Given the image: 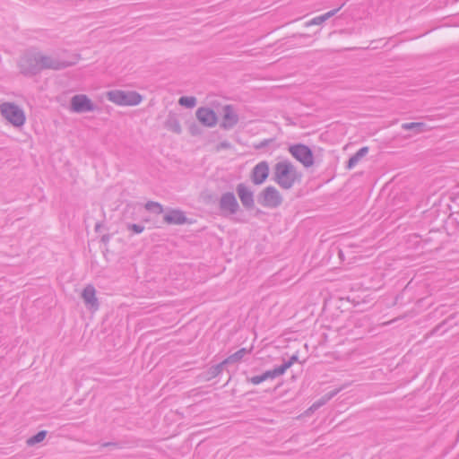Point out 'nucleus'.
Here are the masks:
<instances>
[{
    "label": "nucleus",
    "mask_w": 459,
    "mask_h": 459,
    "mask_svg": "<svg viewBox=\"0 0 459 459\" xmlns=\"http://www.w3.org/2000/svg\"><path fill=\"white\" fill-rule=\"evenodd\" d=\"M302 173L297 169L289 160H283L274 164L273 169V180L284 190L291 189L295 184L299 183Z\"/></svg>",
    "instance_id": "f257e3e1"
},
{
    "label": "nucleus",
    "mask_w": 459,
    "mask_h": 459,
    "mask_svg": "<svg viewBox=\"0 0 459 459\" xmlns=\"http://www.w3.org/2000/svg\"><path fill=\"white\" fill-rule=\"evenodd\" d=\"M107 99L119 106H135L142 101L143 97L134 91L114 90L107 93Z\"/></svg>",
    "instance_id": "f03ea898"
},
{
    "label": "nucleus",
    "mask_w": 459,
    "mask_h": 459,
    "mask_svg": "<svg viewBox=\"0 0 459 459\" xmlns=\"http://www.w3.org/2000/svg\"><path fill=\"white\" fill-rule=\"evenodd\" d=\"M1 115L13 126L20 127L25 123L23 110L13 102H4L0 105Z\"/></svg>",
    "instance_id": "7ed1b4c3"
},
{
    "label": "nucleus",
    "mask_w": 459,
    "mask_h": 459,
    "mask_svg": "<svg viewBox=\"0 0 459 459\" xmlns=\"http://www.w3.org/2000/svg\"><path fill=\"white\" fill-rule=\"evenodd\" d=\"M282 196L276 187L266 186L257 195V202L263 207L274 209L282 204Z\"/></svg>",
    "instance_id": "20e7f679"
},
{
    "label": "nucleus",
    "mask_w": 459,
    "mask_h": 459,
    "mask_svg": "<svg viewBox=\"0 0 459 459\" xmlns=\"http://www.w3.org/2000/svg\"><path fill=\"white\" fill-rule=\"evenodd\" d=\"M40 53L25 54L19 61L21 73L26 76H32L41 72Z\"/></svg>",
    "instance_id": "39448f33"
},
{
    "label": "nucleus",
    "mask_w": 459,
    "mask_h": 459,
    "mask_svg": "<svg viewBox=\"0 0 459 459\" xmlns=\"http://www.w3.org/2000/svg\"><path fill=\"white\" fill-rule=\"evenodd\" d=\"M79 59V56H74L71 60H60L56 57L51 56H45L40 53V68L41 71L46 69H51V70H63L67 67L74 65Z\"/></svg>",
    "instance_id": "423d86ee"
},
{
    "label": "nucleus",
    "mask_w": 459,
    "mask_h": 459,
    "mask_svg": "<svg viewBox=\"0 0 459 459\" xmlns=\"http://www.w3.org/2000/svg\"><path fill=\"white\" fill-rule=\"evenodd\" d=\"M289 152L305 168L313 166L314 154L307 145L303 143L293 144L289 147Z\"/></svg>",
    "instance_id": "0eeeda50"
},
{
    "label": "nucleus",
    "mask_w": 459,
    "mask_h": 459,
    "mask_svg": "<svg viewBox=\"0 0 459 459\" xmlns=\"http://www.w3.org/2000/svg\"><path fill=\"white\" fill-rule=\"evenodd\" d=\"M71 109L75 113L91 112L97 109V106L85 94H77L72 97Z\"/></svg>",
    "instance_id": "6e6552de"
},
{
    "label": "nucleus",
    "mask_w": 459,
    "mask_h": 459,
    "mask_svg": "<svg viewBox=\"0 0 459 459\" xmlns=\"http://www.w3.org/2000/svg\"><path fill=\"white\" fill-rule=\"evenodd\" d=\"M222 119L220 127L223 130H231L239 121V117L233 105L228 104L222 108Z\"/></svg>",
    "instance_id": "1a4fd4ad"
},
{
    "label": "nucleus",
    "mask_w": 459,
    "mask_h": 459,
    "mask_svg": "<svg viewBox=\"0 0 459 459\" xmlns=\"http://www.w3.org/2000/svg\"><path fill=\"white\" fill-rule=\"evenodd\" d=\"M270 168L266 160L258 162L251 170L250 179L253 184L260 186L264 184L269 177Z\"/></svg>",
    "instance_id": "9d476101"
},
{
    "label": "nucleus",
    "mask_w": 459,
    "mask_h": 459,
    "mask_svg": "<svg viewBox=\"0 0 459 459\" xmlns=\"http://www.w3.org/2000/svg\"><path fill=\"white\" fill-rule=\"evenodd\" d=\"M236 192L241 204L246 210L251 211L255 208L254 192L247 186L244 183L238 184L236 186Z\"/></svg>",
    "instance_id": "9b49d317"
},
{
    "label": "nucleus",
    "mask_w": 459,
    "mask_h": 459,
    "mask_svg": "<svg viewBox=\"0 0 459 459\" xmlns=\"http://www.w3.org/2000/svg\"><path fill=\"white\" fill-rule=\"evenodd\" d=\"M219 208L221 212L235 214L239 210V204L232 192H226L221 195L219 201Z\"/></svg>",
    "instance_id": "f8f14e48"
},
{
    "label": "nucleus",
    "mask_w": 459,
    "mask_h": 459,
    "mask_svg": "<svg viewBox=\"0 0 459 459\" xmlns=\"http://www.w3.org/2000/svg\"><path fill=\"white\" fill-rule=\"evenodd\" d=\"M198 121L204 126L213 127L218 122L216 113L210 108L201 107L195 111Z\"/></svg>",
    "instance_id": "ddd939ff"
},
{
    "label": "nucleus",
    "mask_w": 459,
    "mask_h": 459,
    "mask_svg": "<svg viewBox=\"0 0 459 459\" xmlns=\"http://www.w3.org/2000/svg\"><path fill=\"white\" fill-rule=\"evenodd\" d=\"M82 298L83 299L85 305L91 309H98L99 301L96 298V290L94 286L91 284L87 285L82 292Z\"/></svg>",
    "instance_id": "4468645a"
},
{
    "label": "nucleus",
    "mask_w": 459,
    "mask_h": 459,
    "mask_svg": "<svg viewBox=\"0 0 459 459\" xmlns=\"http://www.w3.org/2000/svg\"><path fill=\"white\" fill-rule=\"evenodd\" d=\"M163 221L167 224L182 225L187 221V218L181 210L172 209L164 215Z\"/></svg>",
    "instance_id": "2eb2a0df"
},
{
    "label": "nucleus",
    "mask_w": 459,
    "mask_h": 459,
    "mask_svg": "<svg viewBox=\"0 0 459 459\" xmlns=\"http://www.w3.org/2000/svg\"><path fill=\"white\" fill-rule=\"evenodd\" d=\"M343 5H344V4H342L340 7H338L336 9H333V10H331V11H329V12L322 14V15H319V16H316V17L311 19L310 21H308L306 23V26L308 27V26H312V25H320V24H322L326 20H328L329 18H331L333 15H335Z\"/></svg>",
    "instance_id": "dca6fc26"
},
{
    "label": "nucleus",
    "mask_w": 459,
    "mask_h": 459,
    "mask_svg": "<svg viewBox=\"0 0 459 459\" xmlns=\"http://www.w3.org/2000/svg\"><path fill=\"white\" fill-rule=\"evenodd\" d=\"M277 377H279V374L277 373L276 369L273 368L272 370H267L261 375L253 376L252 377L248 378L247 381L253 385H259L267 379H273Z\"/></svg>",
    "instance_id": "f3484780"
},
{
    "label": "nucleus",
    "mask_w": 459,
    "mask_h": 459,
    "mask_svg": "<svg viewBox=\"0 0 459 459\" xmlns=\"http://www.w3.org/2000/svg\"><path fill=\"white\" fill-rule=\"evenodd\" d=\"M165 127L176 134H180L182 132L181 126L179 123L178 118L175 114L169 113L166 121H165Z\"/></svg>",
    "instance_id": "a211bd4d"
},
{
    "label": "nucleus",
    "mask_w": 459,
    "mask_h": 459,
    "mask_svg": "<svg viewBox=\"0 0 459 459\" xmlns=\"http://www.w3.org/2000/svg\"><path fill=\"white\" fill-rule=\"evenodd\" d=\"M368 147L364 146L360 148L356 153H354L348 160L346 168L351 169L355 167L358 162L368 153Z\"/></svg>",
    "instance_id": "6ab92c4d"
},
{
    "label": "nucleus",
    "mask_w": 459,
    "mask_h": 459,
    "mask_svg": "<svg viewBox=\"0 0 459 459\" xmlns=\"http://www.w3.org/2000/svg\"><path fill=\"white\" fill-rule=\"evenodd\" d=\"M401 127L403 130H412L414 134H420L428 130V126L423 122L403 123Z\"/></svg>",
    "instance_id": "aec40b11"
},
{
    "label": "nucleus",
    "mask_w": 459,
    "mask_h": 459,
    "mask_svg": "<svg viewBox=\"0 0 459 459\" xmlns=\"http://www.w3.org/2000/svg\"><path fill=\"white\" fill-rule=\"evenodd\" d=\"M227 364H223V361H221L219 364L211 366L205 372H204V378L205 380H211L216 377H218L223 370L224 366Z\"/></svg>",
    "instance_id": "412c9836"
},
{
    "label": "nucleus",
    "mask_w": 459,
    "mask_h": 459,
    "mask_svg": "<svg viewBox=\"0 0 459 459\" xmlns=\"http://www.w3.org/2000/svg\"><path fill=\"white\" fill-rule=\"evenodd\" d=\"M250 351H251V350H247L246 348H241L238 351H237L235 353L231 354L228 358H226L223 360V364H231V363L238 362L243 359V357L246 354L249 353Z\"/></svg>",
    "instance_id": "4be33fe9"
},
{
    "label": "nucleus",
    "mask_w": 459,
    "mask_h": 459,
    "mask_svg": "<svg viewBox=\"0 0 459 459\" xmlns=\"http://www.w3.org/2000/svg\"><path fill=\"white\" fill-rule=\"evenodd\" d=\"M46 430H40L37 434L33 435L32 437H29L26 441L27 445L30 446H35L36 444L40 443L43 441L47 436Z\"/></svg>",
    "instance_id": "5701e85b"
},
{
    "label": "nucleus",
    "mask_w": 459,
    "mask_h": 459,
    "mask_svg": "<svg viewBox=\"0 0 459 459\" xmlns=\"http://www.w3.org/2000/svg\"><path fill=\"white\" fill-rule=\"evenodd\" d=\"M196 98L193 96H182L178 100V104L180 106L192 108L196 105Z\"/></svg>",
    "instance_id": "b1692460"
},
{
    "label": "nucleus",
    "mask_w": 459,
    "mask_h": 459,
    "mask_svg": "<svg viewBox=\"0 0 459 459\" xmlns=\"http://www.w3.org/2000/svg\"><path fill=\"white\" fill-rule=\"evenodd\" d=\"M144 207L147 211L157 213V214H160L164 211L162 205L160 203L154 202V201H148L145 204Z\"/></svg>",
    "instance_id": "393cba45"
},
{
    "label": "nucleus",
    "mask_w": 459,
    "mask_h": 459,
    "mask_svg": "<svg viewBox=\"0 0 459 459\" xmlns=\"http://www.w3.org/2000/svg\"><path fill=\"white\" fill-rule=\"evenodd\" d=\"M126 228L127 230L132 231L134 234H140L144 230V226L142 224L126 223Z\"/></svg>",
    "instance_id": "a878e982"
},
{
    "label": "nucleus",
    "mask_w": 459,
    "mask_h": 459,
    "mask_svg": "<svg viewBox=\"0 0 459 459\" xmlns=\"http://www.w3.org/2000/svg\"><path fill=\"white\" fill-rule=\"evenodd\" d=\"M188 130L191 135L193 136L199 135L202 134L200 126L195 122L189 124Z\"/></svg>",
    "instance_id": "bb28decb"
},
{
    "label": "nucleus",
    "mask_w": 459,
    "mask_h": 459,
    "mask_svg": "<svg viewBox=\"0 0 459 459\" xmlns=\"http://www.w3.org/2000/svg\"><path fill=\"white\" fill-rule=\"evenodd\" d=\"M292 366V364H290V360L284 361L283 364H281L279 367H276L275 369L279 376L283 375L288 368H290Z\"/></svg>",
    "instance_id": "cd10ccee"
},
{
    "label": "nucleus",
    "mask_w": 459,
    "mask_h": 459,
    "mask_svg": "<svg viewBox=\"0 0 459 459\" xmlns=\"http://www.w3.org/2000/svg\"><path fill=\"white\" fill-rule=\"evenodd\" d=\"M328 400H326L325 396L323 395L320 399H318L316 402L313 403V405L310 407L311 410H317L321 406L325 405Z\"/></svg>",
    "instance_id": "c85d7f7f"
},
{
    "label": "nucleus",
    "mask_w": 459,
    "mask_h": 459,
    "mask_svg": "<svg viewBox=\"0 0 459 459\" xmlns=\"http://www.w3.org/2000/svg\"><path fill=\"white\" fill-rule=\"evenodd\" d=\"M273 141H274L273 138L264 139V140L261 141L259 143L255 144V148L257 150L265 148Z\"/></svg>",
    "instance_id": "c756f323"
},
{
    "label": "nucleus",
    "mask_w": 459,
    "mask_h": 459,
    "mask_svg": "<svg viewBox=\"0 0 459 459\" xmlns=\"http://www.w3.org/2000/svg\"><path fill=\"white\" fill-rule=\"evenodd\" d=\"M342 390V388H337V389H333L326 394H325L324 395L325 396L326 400L330 401L331 399H333L340 391Z\"/></svg>",
    "instance_id": "7c9ffc66"
},
{
    "label": "nucleus",
    "mask_w": 459,
    "mask_h": 459,
    "mask_svg": "<svg viewBox=\"0 0 459 459\" xmlns=\"http://www.w3.org/2000/svg\"><path fill=\"white\" fill-rule=\"evenodd\" d=\"M103 447H114V448H119L120 445L117 442H106L101 445Z\"/></svg>",
    "instance_id": "2f4dec72"
},
{
    "label": "nucleus",
    "mask_w": 459,
    "mask_h": 459,
    "mask_svg": "<svg viewBox=\"0 0 459 459\" xmlns=\"http://www.w3.org/2000/svg\"><path fill=\"white\" fill-rule=\"evenodd\" d=\"M230 147H231L230 143H229V142H227V141H223V142H221V143L218 144L217 149H218V150H221V149H230Z\"/></svg>",
    "instance_id": "473e14b6"
},
{
    "label": "nucleus",
    "mask_w": 459,
    "mask_h": 459,
    "mask_svg": "<svg viewBox=\"0 0 459 459\" xmlns=\"http://www.w3.org/2000/svg\"><path fill=\"white\" fill-rule=\"evenodd\" d=\"M290 364H294L295 362H298L299 361V356H298V353H295L293 354L290 359Z\"/></svg>",
    "instance_id": "72a5a7b5"
},
{
    "label": "nucleus",
    "mask_w": 459,
    "mask_h": 459,
    "mask_svg": "<svg viewBox=\"0 0 459 459\" xmlns=\"http://www.w3.org/2000/svg\"><path fill=\"white\" fill-rule=\"evenodd\" d=\"M109 239H110L109 234H105L101 237V241L105 244L108 243L109 241Z\"/></svg>",
    "instance_id": "f704fd0d"
},
{
    "label": "nucleus",
    "mask_w": 459,
    "mask_h": 459,
    "mask_svg": "<svg viewBox=\"0 0 459 459\" xmlns=\"http://www.w3.org/2000/svg\"><path fill=\"white\" fill-rule=\"evenodd\" d=\"M292 37L293 38H308L309 35L308 34H305V33H299V34H294Z\"/></svg>",
    "instance_id": "c9c22d12"
},
{
    "label": "nucleus",
    "mask_w": 459,
    "mask_h": 459,
    "mask_svg": "<svg viewBox=\"0 0 459 459\" xmlns=\"http://www.w3.org/2000/svg\"><path fill=\"white\" fill-rule=\"evenodd\" d=\"M442 327V325H437L431 332L432 334H435L437 332L439 331V329Z\"/></svg>",
    "instance_id": "e433bc0d"
},
{
    "label": "nucleus",
    "mask_w": 459,
    "mask_h": 459,
    "mask_svg": "<svg viewBox=\"0 0 459 459\" xmlns=\"http://www.w3.org/2000/svg\"><path fill=\"white\" fill-rule=\"evenodd\" d=\"M100 227H101L100 223H96V225H95V231H97V232L100 231Z\"/></svg>",
    "instance_id": "4c0bfd02"
}]
</instances>
